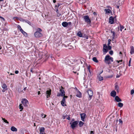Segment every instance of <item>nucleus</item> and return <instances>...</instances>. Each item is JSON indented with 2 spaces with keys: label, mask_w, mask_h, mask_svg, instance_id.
<instances>
[{
  "label": "nucleus",
  "mask_w": 134,
  "mask_h": 134,
  "mask_svg": "<svg viewBox=\"0 0 134 134\" xmlns=\"http://www.w3.org/2000/svg\"><path fill=\"white\" fill-rule=\"evenodd\" d=\"M83 19L85 21L88 23H90L91 22L90 19L88 15L84 16L83 17Z\"/></svg>",
  "instance_id": "obj_5"
},
{
  "label": "nucleus",
  "mask_w": 134,
  "mask_h": 134,
  "mask_svg": "<svg viewBox=\"0 0 134 134\" xmlns=\"http://www.w3.org/2000/svg\"><path fill=\"white\" fill-rule=\"evenodd\" d=\"M131 58H130V60H129V64L128 65L129 66H131Z\"/></svg>",
  "instance_id": "obj_37"
},
{
  "label": "nucleus",
  "mask_w": 134,
  "mask_h": 134,
  "mask_svg": "<svg viewBox=\"0 0 134 134\" xmlns=\"http://www.w3.org/2000/svg\"><path fill=\"white\" fill-rule=\"evenodd\" d=\"M113 58L108 55H106L104 59V62L108 64H111V62H113Z\"/></svg>",
  "instance_id": "obj_1"
},
{
  "label": "nucleus",
  "mask_w": 134,
  "mask_h": 134,
  "mask_svg": "<svg viewBox=\"0 0 134 134\" xmlns=\"http://www.w3.org/2000/svg\"><path fill=\"white\" fill-rule=\"evenodd\" d=\"M40 94V91H38V95Z\"/></svg>",
  "instance_id": "obj_59"
},
{
  "label": "nucleus",
  "mask_w": 134,
  "mask_h": 134,
  "mask_svg": "<svg viewBox=\"0 0 134 134\" xmlns=\"http://www.w3.org/2000/svg\"><path fill=\"white\" fill-rule=\"evenodd\" d=\"M119 121L120 123H121V124L122 123V121L121 119H119Z\"/></svg>",
  "instance_id": "obj_43"
},
{
  "label": "nucleus",
  "mask_w": 134,
  "mask_h": 134,
  "mask_svg": "<svg viewBox=\"0 0 134 134\" xmlns=\"http://www.w3.org/2000/svg\"><path fill=\"white\" fill-rule=\"evenodd\" d=\"M90 66H87V69H88V70H90Z\"/></svg>",
  "instance_id": "obj_47"
},
{
  "label": "nucleus",
  "mask_w": 134,
  "mask_h": 134,
  "mask_svg": "<svg viewBox=\"0 0 134 134\" xmlns=\"http://www.w3.org/2000/svg\"><path fill=\"white\" fill-rule=\"evenodd\" d=\"M27 88V87H25L24 88V90H25Z\"/></svg>",
  "instance_id": "obj_64"
},
{
  "label": "nucleus",
  "mask_w": 134,
  "mask_h": 134,
  "mask_svg": "<svg viewBox=\"0 0 134 134\" xmlns=\"http://www.w3.org/2000/svg\"><path fill=\"white\" fill-rule=\"evenodd\" d=\"M84 37L86 39H88V37L87 36H84Z\"/></svg>",
  "instance_id": "obj_46"
},
{
  "label": "nucleus",
  "mask_w": 134,
  "mask_h": 134,
  "mask_svg": "<svg viewBox=\"0 0 134 134\" xmlns=\"http://www.w3.org/2000/svg\"><path fill=\"white\" fill-rule=\"evenodd\" d=\"M105 11V13L109 14L110 13H111L112 12L110 10V9H105L104 10Z\"/></svg>",
  "instance_id": "obj_15"
},
{
  "label": "nucleus",
  "mask_w": 134,
  "mask_h": 134,
  "mask_svg": "<svg viewBox=\"0 0 134 134\" xmlns=\"http://www.w3.org/2000/svg\"><path fill=\"white\" fill-rule=\"evenodd\" d=\"M25 22L27 23H28V24H29L30 25L31 24V23L28 20H26L25 21Z\"/></svg>",
  "instance_id": "obj_42"
},
{
  "label": "nucleus",
  "mask_w": 134,
  "mask_h": 134,
  "mask_svg": "<svg viewBox=\"0 0 134 134\" xmlns=\"http://www.w3.org/2000/svg\"><path fill=\"white\" fill-rule=\"evenodd\" d=\"M80 115L81 120L83 121H85L84 119L86 116V115L84 113H82Z\"/></svg>",
  "instance_id": "obj_9"
},
{
  "label": "nucleus",
  "mask_w": 134,
  "mask_h": 134,
  "mask_svg": "<svg viewBox=\"0 0 134 134\" xmlns=\"http://www.w3.org/2000/svg\"><path fill=\"white\" fill-rule=\"evenodd\" d=\"M118 106L119 107H122L123 106V104L119 102L118 103Z\"/></svg>",
  "instance_id": "obj_26"
},
{
  "label": "nucleus",
  "mask_w": 134,
  "mask_h": 134,
  "mask_svg": "<svg viewBox=\"0 0 134 134\" xmlns=\"http://www.w3.org/2000/svg\"><path fill=\"white\" fill-rule=\"evenodd\" d=\"M98 79L99 81H102L103 80V77L101 76L100 74H99L98 76Z\"/></svg>",
  "instance_id": "obj_21"
},
{
  "label": "nucleus",
  "mask_w": 134,
  "mask_h": 134,
  "mask_svg": "<svg viewBox=\"0 0 134 134\" xmlns=\"http://www.w3.org/2000/svg\"><path fill=\"white\" fill-rule=\"evenodd\" d=\"M11 130L13 131H17V129L14 126H12L11 127Z\"/></svg>",
  "instance_id": "obj_19"
},
{
  "label": "nucleus",
  "mask_w": 134,
  "mask_h": 134,
  "mask_svg": "<svg viewBox=\"0 0 134 134\" xmlns=\"http://www.w3.org/2000/svg\"><path fill=\"white\" fill-rule=\"evenodd\" d=\"M2 87L3 88H5L7 87V86L5 84H4L2 86Z\"/></svg>",
  "instance_id": "obj_33"
},
{
  "label": "nucleus",
  "mask_w": 134,
  "mask_h": 134,
  "mask_svg": "<svg viewBox=\"0 0 134 134\" xmlns=\"http://www.w3.org/2000/svg\"><path fill=\"white\" fill-rule=\"evenodd\" d=\"M93 14L94 15H96L97 14V13L96 12H94L93 13Z\"/></svg>",
  "instance_id": "obj_54"
},
{
  "label": "nucleus",
  "mask_w": 134,
  "mask_h": 134,
  "mask_svg": "<svg viewBox=\"0 0 134 134\" xmlns=\"http://www.w3.org/2000/svg\"><path fill=\"white\" fill-rule=\"evenodd\" d=\"M87 93L89 96L88 100H90L92 99V98L93 95V92L92 90H89L87 91Z\"/></svg>",
  "instance_id": "obj_2"
},
{
  "label": "nucleus",
  "mask_w": 134,
  "mask_h": 134,
  "mask_svg": "<svg viewBox=\"0 0 134 134\" xmlns=\"http://www.w3.org/2000/svg\"><path fill=\"white\" fill-rule=\"evenodd\" d=\"M108 45H109L110 44L111 40L110 39H109L108 40Z\"/></svg>",
  "instance_id": "obj_41"
},
{
  "label": "nucleus",
  "mask_w": 134,
  "mask_h": 134,
  "mask_svg": "<svg viewBox=\"0 0 134 134\" xmlns=\"http://www.w3.org/2000/svg\"><path fill=\"white\" fill-rule=\"evenodd\" d=\"M64 96V97L63 98L62 101L65 102V98H67L68 97L66 96Z\"/></svg>",
  "instance_id": "obj_27"
},
{
  "label": "nucleus",
  "mask_w": 134,
  "mask_h": 134,
  "mask_svg": "<svg viewBox=\"0 0 134 134\" xmlns=\"http://www.w3.org/2000/svg\"><path fill=\"white\" fill-rule=\"evenodd\" d=\"M17 27H18V29H19L20 31L22 29L21 28V27L19 25H18V26Z\"/></svg>",
  "instance_id": "obj_34"
},
{
  "label": "nucleus",
  "mask_w": 134,
  "mask_h": 134,
  "mask_svg": "<svg viewBox=\"0 0 134 134\" xmlns=\"http://www.w3.org/2000/svg\"><path fill=\"white\" fill-rule=\"evenodd\" d=\"M116 94V93L114 91H112L110 93L111 96L113 97H115Z\"/></svg>",
  "instance_id": "obj_12"
},
{
  "label": "nucleus",
  "mask_w": 134,
  "mask_h": 134,
  "mask_svg": "<svg viewBox=\"0 0 134 134\" xmlns=\"http://www.w3.org/2000/svg\"><path fill=\"white\" fill-rule=\"evenodd\" d=\"M79 124L80 126V127H81L83 125L84 123L83 122H82V121H80V122H79Z\"/></svg>",
  "instance_id": "obj_24"
},
{
  "label": "nucleus",
  "mask_w": 134,
  "mask_h": 134,
  "mask_svg": "<svg viewBox=\"0 0 134 134\" xmlns=\"http://www.w3.org/2000/svg\"><path fill=\"white\" fill-rule=\"evenodd\" d=\"M131 50L130 52V54H132L134 53V48L132 46L131 47Z\"/></svg>",
  "instance_id": "obj_17"
},
{
  "label": "nucleus",
  "mask_w": 134,
  "mask_h": 134,
  "mask_svg": "<svg viewBox=\"0 0 134 134\" xmlns=\"http://www.w3.org/2000/svg\"><path fill=\"white\" fill-rule=\"evenodd\" d=\"M62 25L64 27H66L68 26L67 22L65 21L64 22L62 23Z\"/></svg>",
  "instance_id": "obj_20"
},
{
  "label": "nucleus",
  "mask_w": 134,
  "mask_h": 134,
  "mask_svg": "<svg viewBox=\"0 0 134 134\" xmlns=\"http://www.w3.org/2000/svg\"><path fill=\"white\" fill-rule=\"evenodd\" d=\"M19 109H20V111H21L23 109V108L22 104H20L19 106Z\"/></svg>",
  "instance_id": "obj_25"
},
{
  "label": "nucleus",
  "mask_w": 134,
  "mask_h": 134,
  "mask_svg": "<svg viewBox=\"0 0 134 134\" xmlns=\"http://www.w3.org/2000/svg\"><path fill=\"white\" fill-rule=\"evenodd\" d=\"M60 93H58L57 94V96H65V92L63 89H60Z\"/></svg>",
  "instance_id": "obj_4"
},
{
  "label": "nucleus",
  "mask_w": 134,
  "mask_h": 134,
  "mask_svg": "<svg viewBox=\"0 0 134 134\" xmlns=\"http://www.w3.org/2000/svg\"><path fill=\"white\" fill-rule=\"evenodd\" d=\"M53 2L54 3H55L56 2V1L55 0H53Z\"/></svg>",
  "instance_id": "obj_58"
},
{
  "label": "nucleus",
  "mask_w": 134,
  "mask_h": 134,
  "mask_svg": "<svg viewBox=\"0 0 134 134\" xmlns=\"http://www.w3.org/2000/svg\"><path fill=\"white\" fill-rule=\"evenodd\" d=\"M107 46L105 44H103V52L104 54H105L108 52V50L107 49Z\"/></svg>",
  "instance_id": "obj_8"
},
{
  "label": "nucleus",
  "mask_w": 134,
  "mask_h": 134,
  "mask_svg": "<svg viewBox=\"0 0 134 134\" xmlns=\"http://www.w3.org/2000/svg\"><path fill=\"white\" fill-rule=\"evenodd\" d=\"M43 132H40V134H43V133H42Z\"/></svg>",
  "instance_id": "obj_61"
},
{
  "label": "nucleus",
  "mask_w": 134,
  "mask_h": 134,
  "mask_svg": "<svg viewBox=\"0 0 134 134\" xmlns=\"http://www.w3.org/2000/svg\"><path fill=\"white\" fill-rule=\"evenodd\" d=\"M34 35L37 38L41 37L42 36V33L40 32H38V31H36L35 32Z\"/></svg>",
  "instance_id": "obj_6"
},
{
  "label": "nucleus",
  "mask_w": 134,
  "mask_h": 134,
  "mask_svg": "<svg viewBox=\"0 0 134 134\" xmlns=\"http://www.w3.org/2000/svg\"><path fill=\"white\" fill-rule=\"evenodd\" d=\"M114 22V18L112 16H110L109 18V22L111 24H113Z\"/></svg>",
  "instance_id": "obj_10"
},
{
  "label": "nucleus",
  "mask_w": 134,
  "mask_h": 134,
  "mask_svg": "<svg viewBox=\"0 0 134 134\" xmlns=\"http://www.w3.org/2000/svg\"><path fill=\"white\" fill-rule=\"evenodd\" d=\"M44 117H42V118H45L46 117V115H45V114H44Z\"/></svg>",
  "instance_id": "obj_57"
},
{
  "label": "nucleus",
  "mask_w": 134,
  "mask_h": 134,
  "mask_svg": "<svg viewBox=\"0 0 134 134\" xmlns=\"http://www.w3.org/2000/svg\"><path fill=\"white\" fill-rule=\"evenodd\" d=\"M119 6L118 5L117 6V8H118V9H119Z\"/></svg>",
  "instance_id": "obj_63"
},
{
  "label": "nucleus",
  "mask_w": 134,
  "mask_h": 134,
  "mask_svg": "<svg viewBox=\"0 0 134 134\" xmlns=\"http://www.w3.org/2000/svg\"><path fill=\"white\" fill-rule=\"evenodd\" d=\"M88 71H89V72L90 73V76L91 75V72L90 70H88Z\"/></svg>",
  "instance_id": "obj_56"
},
{
  "label": "nucleus",
  "mask_w": 134,
  "mask_h": 134,
  "mask_svg": "<svg viewBox=\"0 0 134 134\" xmlns=\"http://www.w3.org/2000/svg\"><path fill=\"white\" fill-rule=\"evenodd\" d=\"M15 72L16 74H17L19 73V71L18 70H16L15 71Z\"/></svg>",
  "instance_id": "obj_48"
},
{
  "label": "nucleus",
  "mask_w": 134,
  "mask_h": 134,
  "mask_svg": "<svg viewBox=\"0 0 134 134\" xmlns=\"http://www.w3.org/2000/svg\"><path fill=\"white\" fill-rule=\"evenodd\" d=\"M2 120L4 122H5L6 123H7V124L9 123V122L7 121V120H5V119L3 118H2Z\"/></svg>",
  "instance_id": "obj_28"
},
{
  "label": "nucleus",
  "mask_w": 134,
  "mask_h": 134,
  "mask_svg": "<svg viewBox=\"0 0 134 134\" xmlns=\"http://www.w3.org/2000/svg\"><path fill=\"white\" fill-rule=\"evenodd\" d=\"M134 93V90H132L131 91V94L132 95Z\"/></svg>",
  "instance_id": "obj_38"
},
{
  "label": "nucleus",
  "mask_w": 134,
  "mask_h": 134,
  "mask_svg": "<svg viewBox=\"0 0 134 134\" xmlns=\"http://www.w3.org/2000/svg\"><path fill=\"white\" fill-rule=\"evenodd\" d=\"M109 53L111 55H112L113 54V52L112 51H111L109 52Z\"/></svg>",
  "instance_id": "obj_39"
},
{
  "label": "nucleus",
  "mask_w": 134,
  "mask_h": 134,
  "mask_svg": "<svg viewBox=\"0 0 134 134\" xmlns=\"http://www.w3.org/2000/svg\"><path fill=\"white\" fill-rule=\"evenodd\" d=\"M111 33L113 34H112V36L113 37V38H114L115 37V32L114 31H113L111 30Z\"/></svg>",
  "instance_id": "obj_30"
},
{
  "label": "nucleus",
  "mask_w": 134,
  "mask_h": 134,
  "mask_svg": "<svg viewBox=\"0 0 134 134\" xmlns=\"http://www.w3.org/2000/svg\"><path fill=\"white\" fill-rule=\"evenodd\" d=\"M51 90H47L46 92V94L47 95V98H48L49 97H50V96L51 94Z\"/></svg>",
  "instance_id": "obj_11"
},
{
  "label": "nucleus",
  "mask_w": 134,
  "mask_h": 134,
  "mask_svg": "<svg viewBox=\"0 0 134 134\" xmlns=\"http://www.w3.org/2000/svg\"><path fill=\"white\" fill-rule=\"evenodd\" d=\"M44 130V127H41L40 129V132H43Z\"/></svg>",
  "instance_id": "obj_29"
},
{
  "label": "nucleus",
  "mask_w": 134,
  "mask_h": 134,
  "mask_svg": "<svg viewBox=\"0 0 134 134\" xmlns=\"http://www.w3.org/2000/svg\"><path fill=\"white\" fill-rule=\"evenodd\" d=\"M32 68L31 69V72L32 73H33L34 72L32 70Z\"/></svg>",
  "instance_id": "obj_50"
},
{
  "label": "nucleus",
  "mask_w": 134,
  "mask_h": 134,
  "mask_svg": "<svg viewBox=\"0 0 134 134\" xmlns=\"http://www.w3.org/2000/svg\"><path fill=\"white\" fill-rule=\"evenodd\" d=\"M78 122L77 121H75L73 122L72 124L70 123L71 124V127L73 129H74V128L76 126Z\"/></svg>",
  "instance_id": "obj_7"
},
{
  "label": "nucleus",
  "mask_w": 134,
  "mask_h": 134,
  "mask_svg": "<svg viewBox=\"0 0 134 134\" xmlns=\"http://www.w3.org/2000/svg\"><path fill=\"white\" fill-rule=\"evenodd\" d=\"M77 36L80 37H84V36H83V35L81 31H79L77 33Z\"/></svg>",
  "instance_id": "obj_16"
},
{
  "label": "nucleus",
  "mask_w": 134,
  "mask_h": 134,
  "mask_svg": "<svg viewBox=\"0 0 134 134\" xmlns=\"http://www.w3.org/2000/svg\"><path fill=\"white\" fill-rule=\"evenodd\" d=\"M117 61L118 62V63H119L120 62H122V60H119V61L117 60Z\"/></svg>",
  "instance_id": "obj_55"
},
{
  "label": "nucleus",
  "mask_w": 134,
  "mask_h": 134,
  "mask_svg": "<svg viewBox=\"0 0 134 134\" xmlns=\"http://www.w3.org/2000/svg\"><path fill=\"white\" fill-rule=\"evenodd\" d=\"M90 133L91 134H94L93 131H91Z\"/></svg>",
  "instance_id": "obj_53"
},
{
  "label": "nucleus",
  "mask_w": 134,
  "mask_h": 134,
  "mask_svg": "<svg viewBox=\"0 0 134 134\" xmlns=\"http://www.w3.org/2000/svg\"><path fill=\"white\" fill-rule=\"evenodd\" d=\"M113 77V75H110V76H107V77L108 78H111V77Z\"/></svg>",
  "instance_id": "obj_49"
},
{
  "label": "nucleus",
  "mask_w": 134,
  "mask_h": 134,
  "mask_svg": "<svg viewBox=\"0 0 134 134\" xmlns=\"http://www.w3.org/2000/svg\"><path fill=\"white\" fill-rule=\"evenodd\" d=\"M120 77V75H118V74H117L116 75V77L117 78H119V77Z\"/></svg>",
  "instance_id": "obj_45"
},
{
  "label": "nucleus",
  "mask_w": 134,
  "mask_h": 134,
  "mask_svg": "<svg viewBox=\"0 0 134 134\" xmlns=\"http://www.w3.org/2000/svg\"><path fill=\"white\" fill-rule=\"evenodd\" d=\"M20 31L25 36L27 35V34L24 31V30L22 29Z\"/></svg>",
  "instance_id": "obj_22"
},
{
  "label": "nucleus",
  "mask_w": 134,
  "mask_h": 134,
  "mask_svg": "<svg viewBox=\"0 0 134 134\" xmlns=\"http://www.w3.org/2000/svg\"><path fill=\"white\" fill-rule=\"evenodd\" d=\"M71 22H69L68 23H67V25H71Z\"/></svg>",
  "instance_id": "obj_44"
},
{
  "label": "nucleus",
  "mask_w": 134,
  "mask_h": 134,
  "mask_svg": "<svg viewBox=\"0 0 134 134\" xmlns=\"http://www.w3.org/2000/svg\"><path fill=\"white\" fill-rule=\"evenodd\" d=\"M21 103L25 107H27L29 103L28 101L26 99H22Z\"/></svg>",
  "instance_id": "obj_3"
},
{
  "label": "nucleus",
  "mask_w": 134,
  "mask_h": 134,
  "mask_svg": "<svg viewBox=\"0 0 134 134\" xmlns=\"http://www.w3.org/2000/svg\"><path fill=\"white\" fill-rule=\"evenodd\" d=\"M66 119H68V120H70V117L69 116L66 118Z\"/></svg>",
  "instance_id": "obj_52"
},
{
  "label": "nucleus",
  "mask_w": 134,
  "mask_h": 134,
  "mask_svg": "<svg viewBox=\"0 0 134 134\" xmlns=\"http://www.w3.org/2000/svg\"><path fill=\"white\" fill-rule=\"evenodd\" d=\"M37 31H38V32H40V31H42V30L39 28H38L37 29Z\"/></svg>",
  "instance_id": "obj_35"
},
{
  "label": "nucleus",
  "mask_w": 134,
  "mask_h": 134,
  "mask_svg": "<svg viewBox=\"0 0 134 134\" xmlns=\"http://www.w3.org/2000/svg\"><path fill=\"white\" fill-rule=\"evenodd\" d=\"M58 9H57L56 10V12H57V13H58Z\"/></svg>",
  "instance_id": "obj_62"
},
{
  "label": "nucleus",
  "mask_w": 134,
  "mask_h": 134,
  "mask_svg": "<svg viewBox=\"0 0 134 134\" xmlns=\"http://www.w3.org/2000/svg\"><path fill=\"white\" fill-rule=\"evenodd\" d=\"M92 60L93 61L96 63H98V60L95 57L93 58Z\"/></svg>",
  "instance_id": "obj_23"
},
{
  "label": "nucleus",
  "mask_w": 134,
  "mask_h": 134,
  "mask_svg": "<svg viewBox=\"0 0 134 134\" xmlns=\"http://www.w3.org/2000/svg\"><path fill=\"white\" fill-rule=\"evenodd\" d=\"M61 15V14H60V13H58L57 14V16H59L60 15Z\"/></svg>",
  "instance_id": "obj_51"
},
{
  "label": "nucleus",
  "mask_w": 134,
  "mask_h": 134,
  "mask_svg": "<svg viewBox=\"0 0 134 134\" xmlns=\"http://www.w3.org/2000/svg\"><path fill=\"white\" fill-rule=\"evenodd\" d=\"M115 88L117 91H118L119 89V87L118 85H116L115 86Z\"/></svg>",
  "instance_id": "obj_31"
},
{
  "label": "nucleus",
  "mask_w": 134,
  "mask_h": 134,
  "mask_svg": "<svg viewBox=\"0 0 134 134\" xmlns=\"http://www.w3.org/2000/svg\"><path fill=\"white\" fill-rule=\"evenodd\" d=\"M108 46L107 47V48L109 50H110L111 49V47L109 45H108Z\"/></svg>",
  "instance_id": "obj_40"
},
{
  "label": "nucleus",
  "mask_w": 134,
  "mask_h": 134,
  "mask_svg": "<svg viewBox=\"0 0 134 134\" xmlns=\"http://www.w3.org/2000/svg\"><path fill=\"white\" fill-rule=\"evenodd\" d=\"M5 19L4 18L1 16H0V24H1L2 23H3Z\"/></svg>",
  "instance_id": "obj_18"
},
{
  "label": "nucleus",
  "mask_w": 134,
  "mask_h": 134,
  "mask_svg": "<svg viewBox=\"0 0 134 134\" xmlns=\"http://www.w3.org/2000/svg\"><path fill=\"white\" fill-rule=\"evenodd\" d=\"M115 100L116 102H118L122 101L121 100L118 96L115 97Z\"/></svg>",
  "instance_id": "obj_13"
},
{
  "label": "nucleus",
  "mask_w": 134,
  "mask_h": 134,
  "mask_svg": "<svg viewBox=\"0 0 134 134\" xmlns=\"http://www.w3.org/2000/svg\"><path fill=\"white\" fill-rule=\"evenodd\" d=\"M76 96L79 98H81V97L82 95L81 93L79 91H77V93L76 95Z\"/></svg>",
  "instance_id": "obj_14"
},
{
  "label": "nucleus",
  "mask_w": 134,
  "mask_h": 134,
  "mask_svg": "<svg viewBox=\"0 0 134 134\" xmlns=\"http://www.w3.org/2000/svg\"><path fill=\"white\" fill-rule=\"evenodd\" d=\"M65 102H63L62 101L61 102V104H62V105L63 106H64L65 105H66L64 103Z\"/></svg>",
  "instance_id": "obj_32"
},
{
  "label": "nucleus",
  "mask_w": 134,
  "mask_h": 134,
  "mask_svg": "<svg viewBox=\"0 0 134 134\" xmlns=\"http://www.w3.org/2000/svg\"><path fill=\"white\" fill-rule=\"evenodd\" d=\"M44 115L43 114H41V117H43V115Z\"/></svg>",
  "instance_id": "obj_60"
},
{
  "label": "nucleus",
  "mask_w": 134,
  "mask_h": 134,
  "mask_svg": "<svg viewBox=\"0 0 134 134\" xmlns=\"http://www.w3.org/2000/svg\"><path fill=\"white\" fill-rule=\"evenodd\" d=\"M120 30L121 31H122V30L124 28V27L122 26H121L120 25Z\"/></svg>",
  "instance_id": "obj_36"
}]
</instances>
